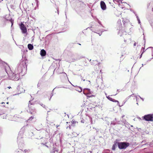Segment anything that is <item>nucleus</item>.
<instances>
[{"mask_svg": "<svg viewBox=\"0 0 153 153\" xmlns=\"http://www.w3.org/2000/svg\"><path fill=\"white\" fill-rule=\"evenodd\" d=\"M5 71L7 74L8 76L10 79L15 81H17L19 80L20 78V74L18 73H13V74H11L12 71L11 70L9 72L7 71V69H5Z\"/></svg>", "mask_w": 153, "mask_h": 153, "instance_id": "nucleus-1", "label": "nucleus"}, {"mask_svg": "<svg viewBox=\"0 0 153 153\" xmlns=\"http://www.w3.org/2000/svg\"><path fill=\"white\" fill-rule=\"evenodd\" d=\"M26 65L25 61H22L20 63V64L18 65L17 67L15 69V72L16 73H18L20 74L22 72L23 70H25V66Z\"/></svg>", "mask_w": 153, "mask_h": 153, "instance_id": "nucleus-2", "label": "nucleus"}, {"mask_svg": "<svg viewBox=\"0 0 153 153\" xmlns=\"http://www.w3.org/2000/svg\"><path fill=\"white\" fill-rule=\"evenodd\" d=\"M116 143L120 149H126L129 146V143L126 142H118Z\"/></svg>", "mask_w": 153, "mask_h": 153, "instance_id": "nucleus-3", "label": "nucleus"}, {"mask_svg": "<svg viewBox=\"0 0 153 153\" xmlns=\"http://www.w3.org/2000/svg\"><path fill=\"white\" fill-rule=\"evenodd\" d=\"M143 120L146 121H153V114H150L145 115L142 117Z\"/></svg>", "mask_w": 153, "mask_h": 153, "instance_id": "nucleus-4", "label": "nucleus"}, {"mask_svg": "<svg viewBox=\"0 0 153 153\" xmlns=\"http://www.w3.org/2000/svg\"><path fill=\"white\" fill-rule=\"evenodd\" d=\"M24 135V129L23 128L21 129L19 131L17 137V142L20 143L23 141V138Z\"/></svg>", "mask_w": 153, "mask_h": 153, "instance_id": "nucleus-5", "label": "nucleus"}, {"mask_svg": "<svg viewBox=\"0 0 153 153\" xmlns=\"http://www.w3.org/2000/svg\"><path fill=\"white\" fill-rule=\"evenodd\" d=\"M20 28L23 33H25L27 32L26 27L25 25L22 23H21L20 25Z\"/></svg>", "mask_w": 153, "mask_h": 153, "instance_id": "nucleus-6", "label": "nucleus"}, {"mask_svg": "<svg viewBox=\"0 0 153 153\" xmlns=\"http://www.w3.org/2000/svg\"><path fill=\"white\" fill-rule=\"evenodd\" d=\"M83 93L85 95L91 94L92 92L91 91L90 89L88 88H85L83 91Z\"/></svg>", "mask_w": 153, "mask_h": 153, "instance_id": "nucleus-7", "label": "nucleus"}, {"mask_svg": "<svg viewBox=\"0 0 153 153\" xmlns=\"http://www.w3.org/2000/svg\"><path fill=\"white\" fill-rule=\"evenodd\" d=\"M100 6L102 10H105L106 9V4L103 1H101L100 3Z\"/></svg>", "mask_w": 153, "mask_h": 153, "instance_id": "nucleus-8", "label": "nucleus"}, {"mask_svg": "<svg viewBox=\"0 0 153 153\" xmlns=\"http://www.w3.org/2000/svg\"><path fill=\"white\" fill-rule=\"evenodd\" d=\"M5 19L7 21H9L11 23V29H13V28L12 27V26L13 24L14 20L13 19L10 17H8V18L7 17H6Z\"/></svg>", "mask_w": 153, "mask_h": 153, "instance_id": "nucleus-9", "label": "nucleus"}, {"mask_svg": "<svg viewBox=\"0 0 153 153\" xmlns=\"http://www.w3.org/2000/svg\"><path fill=\"white\" fill-rule=\"evenodd\" d=\"M73 55H72L71 57L68 56V57L69 58V59H68L67 60V61L69 62H74L75 61L77 60V59H73L72 58V57H73Z\"/></svg>", "mask_w": 153, "mask_h": 153, "instance_id": "nucleus-10", "label": "nucleus"}, {"mask_svg": "<svg viewBox=\"0 0 153 153\" xmlns=\"http://www.w3.org/2000/svg\"><path fill=\"white\" fill-rule=\"evenodd\" d=\"M46 51L44 49L42 50L40 52V55L42 56H45L46 55Z\"/></svg>", "mask_w": 153, "mask_h": 153, "instance_id": "nucleus-11", "label": "nucleus"}, {"mask_svg": "<svg viewBox=\"0 0 153 153\" xmlns=\"http://www.w3.org/2000/svg\"><path fill=\"white\" fill-rule=\"evenodd\" d=\"M90 62L92 65H96L98 64V61L96 60H91V59H90Z\"/></svg>", "mask_w": 153, "mask_h": 153, "instance_id": "nucleus-12", "label": "nucleus"}, {"mask_svg": "<svg viewBox=\"0 0 153 153\" xmlns=\"http://www.w3.org/2000/svg\"><path fill=\"white\" fill-rule=\"evenodd\" d=\"M28 48L30 50H31L33 49V45L29 44L27 45Z\"/></svg>", "mask_w": 153, "mask_h": 153, "instance_id": "nucleus-13", "label": "nucleus"}, {"mask_svg": "<svg viewBox=\"0 0 153 153\" xmlns=\"http://www.w3.org/2000/svg\"><path fill=\"white\" fill-rule=\"evenodd\" d=\"M116 142H117L116 141H115L114 144L113 145L112 149L113 150H114L115 149V148L117 145V144L116 143Z\"/></svg>", "mask_w": 153, "mask_h": 153, "instance_id": "nucleus-14", "label": "nucleus"}, {"mask_svg": "<svg viewBox=\"0 0 153 153\" xmlns=\"http://www.w3.org/2000/svg\"><path fill=\"white\" fill-rule=\"evenodd\" d=\"M76 90L79 92H80L82 91V89L81 87H77L76 88Z\"/></svg>", "mask_w": 153, "mask_h": 153, "instance_id": "nucleus-15", "label": "nucleus"}, {"mask_svg": "<svg viewBox=\"0 0 153 153\" xmlns=\"http://www.w3.org/2000/svg\"><path fill=\"white\" fill-rule=\"evenodd\" d=\"M124 41L127 44H128L129 43H130L131 41V39H129L127 40L124 39Z\"/></svg>", "mask_w": 153, "mask_h": 153, "instance_id": "nucleus-16", "label": "nucleus"}, {"mask_svg": "<svg viewBox=\"0 0 153 153\" xmlns=\"http://www.w3.org/2000/svg\"><path fill=\"white\" fill-rule=\"evenodd\" d=\"M112 102H117V105H119L120 107H121V106H122L123 105H121V106L119 104V101H118L117 100H114V99H113V100H112Z\"/></svg>", "mask_w": 153, "mask_h": 153, "instance_id": "nucleus-17", "label": "nucleus"}, {"mask_svg": "<svg viewBox=\"0 0 153 153\" xmlns=\"http://www.w3.org/2000/svg\"><path fill=\"white\" fill-rule=\"evenodd\" d=\"M41 84H42V82H41V81H39L37 84V87L38 88L41 85Z\"/></svg>", "mask_w": 153, "mask_h": 153, "instance_id": "nucleus-18", "label": "nucleus"}, {"mask_svg": "<svg viewBox=\"0 0 153 153\" xmlns=\"http://www.w3.org/2000/svg\"><path fill=\"white\" fill-rule=\"evenodd\" d=\"M122 32V30H120L118 32V35H119L120 36H122V34H121V33Z\"/></svg>", "mask_w": 153, "mask_h": 153, "instance_id": "nucleus-19", "label": "nucleus"}, {"mask_svg": "<svg viewBox=\"0 0 153 153\" xmlns=\"http://www.w3.org/2000/svg\"><path fill=\"white\" fill-rule=\"evenodd\" d=\"M144 48H142V49H141V50H143V52L142 53H141V55H140V58L141 57H142V54L143 53V52H144Z\"/></svg>", "mask_w": 153, "mask_h": 153, "instance_id": "nucleus-20", "label": "nucleus"}, {"mask_svg": "<svg viewBox=\"0 0 153 153\" xmlns=\"http://www.w3.org/2000/svg\"><path fill=\"white\" fill-rule=\"evenodd\" d=\"M22 152V150L20 149H19V150L17 152H15V153H21Z\"/></svg>", "mask_w": 153, "mask_h": 153, "instance_id": "nucleus-21", "label": "nucleus"}, {"mask_svg": "<svg viewBox=\"0 0 153 153\" xmlns=\"http://www.w3.org/2000/svg\"><path fill=\"white\" fill-rule=\"evenodd\" d=\"M40 105L42 106L43 108H45V109H46V106L45 105H44L43 104H40Z\"/></svg>", "mask_w": 153, "mask_h": 153, "instance_id": "nucleus-22", "label": "nucleus"}, {"mask_svg": "<svg viewBox=\"0 0 153 153\" xmlns=\"http://www.w3.org/2000/svg\"><path fill=\"white\" fill-rule=\"evenodd\" d=\"M30 112L31 114H34L36 113L35 111H33V112H32L31 111H30Z\"/></svg>", "mask_w": 153, "mask_h": 153, "instance_id": "nucleus-23", "label": "nucleus"}, {"mask_svg": "<svg viewBox=\"0 0 153 153\" xmlns=\"http://www.w3.org/2000/svg\"><path fill=\"white\" fill-rule=\"evenodd\" d=\"M116 123H114V121L112 122L111 123V125H116Z\"/></svg>", "mask_w": 153, "mask_h": 153, "instance_id": "nucleus-24", "label": "nucleus"}, {"mask_svg": "<svg viewBox=\"0 0 153 153\" xmlns=\"http://www.w3.org/2000/svg\"><path fill=\"white\" fill-rule=\"evenodd\" d=\"M34 118V117L33 116H31L30 117L29 119L28 120H32Z\"/></svg>", "mask_w": 153, "mask_h": 153, "instance_id": "nucleus-25", "label": "nucleus"}, {"mask_svg": "<svg viewBox=\"0 0 153 153\" xmlns=\"http://www.w3.org/2000/svg\"><path fill=\"white\" fill-rule=\"evenodd\" d=\"M136 18H137V20L138 21H140V19L138 16H137Z\"/></svg>", "mask_w": 153, "mask_h": 153, "instance_id": "nucleus-26", "label": "nucleus"}, {"mask_svg": "<svg viewBox=\"0 0 153 153\" xmlns=\"http://www.w3.org/2000/svg\"><path fill=\"white\" fill-rule=\"evenodd\" d=\"M108 100H110V101H112V100H113V99H112L111 97H110V98H108Z\"/></svg>", "mask_w": 153, "mask_h": 153, "instance_id": "nucleus-27", "label": "nucleus"}, {"mask_svg": "<svg viewBox=\"0 0 153 153\" xmlns=\"http://www.w3.org/2000/svg\"><path fill=\"white\" fill-rule=\"evenodd\" d=\"M138 96L143 101H144V99L142 97H141L140 96L138 95Z\"/></svg>", "mask_w": 153, "mask_h": 153, "instance_id": "nucleus-28", "label": "nucleus"}, {"mask_svg": "<svg viewBox=\"0 0 153 153\" xmlns=\"http://www.w3.org/2000/svg\"><path fill=\"white\" fill-rule=\"evenodd\" d=\"M53 94H52V93L51 95V97L49 99V100H51L52 97L53 96Z\"/></svg>", "mask_w": 153, "mask_h": 153, "instance_id": "nucleus-29", "label": "nucleus"}, {"mask_svg": "<svg viewBox=\"0 0 153 153\" xmlns=\"http://www.w3.org/2000/svg\"><path fill=\"white\" fill-rule=\"evenodd\" d=\"M133 12L135 14V16H136V17H137V15L136 13L134 11Z\"/></svg>", "mask_w": 153, "mask_h": 153, "instance_id": "nucleus-30", "label": "nucleus"}, {"mask_svg": "<svg viewBox=\"0 0 153 153\" xmlns=\"http://www.w3.org/2000/svg\"><path fill=\"white\" fill-rule=\"evenodd\" d=\"M68 128H69L70 129H71V127L70 126H68L67 127V129H68Z\"/></svg>", "mask_w": 153, "mask_h": 153, "instance_id": "nucleus-31", "label": "nucleus"}, {"mask_svg": "<svg viewBox=\"0 0 153 153\" xmlns=\"http://www.w3.org/2000/svg\"><path fill=\"white\" fill-rule=\"evenodd\" d=\"M31 101V100H30L29 101V104H30V103ZM28 107L29 108H30V106L29 105H29H28Z\"/></svg>", "mask_w": 153, "mask_h": 153, "instance_id": "nucleus-32", "label": "nucleus"}, {"mask_svg": "<svg viewBox=\"0 0 153 153\" xmlns=\"http://www.w3.org/2000/svg\"><path fill=\"white\" fill-rule=\"evenodd\" d=\"M36 2L37 4V5L38 6V1L37 0H36Z\"/></svg>", "mask_w": 153, "mask_h": 153, "instance_id": "nucleus-33", "label": "nucleus"}, {"mask_svg": "<svg viewBox=\"0 0 153 153\" xmlns=\"http://www.w3.org/2000/svg\"><path fill=\"white\" fill-rule=\"evenodd\" d=\"M152 48L153 49H152V52H153V47H149V48Z\"/></svg>", "mask_w": 153, "mask_h": 153, "instance_id": "nucleus-34", "label": "nucleus"}, {"mask_svg": "<svg viewBox=\"0 0 153 153\" xmlns=\"http://www.w3.org/2000/svg\"><path fill=\"white\" fill-rule=\"evenodd\" d=\"M136 42H135L134 44V46H136Z\"/></svg>", "mask_w": 153, "mask_h": 153, "instance_id": "nucleus-35", "label": "nucleus"}, {"mask_svg": "<svg viewBox=\"0 0 153 153\" xmlns=\"http://www.w3.org/2000/svg\"><path fill=\"white\" fill-rule=\"evenodd\" d=\"M98 23H99V24H100V25H102V24H101V22H100V21H99V20H98Z\"/></svg>", "mask_w": 153, "mask_h": 153, "instance_id": "nucleus-36", "label": "nucleus"}, {"mask_svg": "<svg viewBox=\"0 0 153 153\" xmlns=\"http://www.w3.org/2000/svg\"><path fill=\"white\" fill-rule=\"evenodd\" d=\"M28 150H27V149H25V152H28Z\"/></svg>", "mask_w": 153, "mask_h": 153, "instance_id": "nucleus-37", "label": "nucleus"}, {"mask_svg": "<svg viewBox=\"0 0 153 153\" xmlns=\"http://www.w3.org/2000/svg\"><path fill=\"white\" fill-rule=\"evenodd\" d=\"M106 97L108 99V98L110 97L109 96H106Z\"/></svg>", "mask_w": 153, "mask_h": 153, "instance_id": "nucleus-38", "label": "nucleus"}, {"mask_svg": "<svg viewBox=\"0 0 153 153\" xmlns=\"http://www.w3.org/2000/svg\"><path fill=\"white\" fill-rule=\"evenodd\" d=\"M138 23L139 24H141V22H140V20L139 21H138Z\"/></svg>", "mask_w": 153, "mask_h": 153, "instance_id": "nucleus-39", "label": "nucleus"}, {"mask_svg": "<svg viewBox=\"0 0 153 153\" xmlns=\"http://www.w3.org/2000/svg\"><path fill=\"white\" fill-rule=\"evenodd\" d=\"M94 96L93 95H91V96H89V97H93Z\"/></svg>", "mask_w": 153, "mask_h": 153, "instance_id": "nucleus-40", "label": "nucleus"}, {"mask_svg": "<svg viewBox=\"0 0 153 153\" xmlns=\"http://www.w3.org/2000/svg\"><path fill=\"white\" fill-rule=\"evenodd\" d=\"M81 79L82 80L83 79V77L81 76Z\"/></svg>", "mask_w": 153, "mask_h": 153, "instance_id": "nucleus-41", "label": "nucleus"}, {"mask_svg": "<svg viewBox=\"0 0 153 153\" xmlns=\"http://www.w3.org/2000/svg\"><path fill=\"white\" fill-rule=\"evenodd\" d=\"M135 97L136 98V101H137V96L136 95L135 96Z\"/></svg>", "mask_w": 153, "mask_h": 153, "instance_id": "nucleus-42", "label": "nucleus"}, {"mask_svg": "<svg viewBox=\"0 0 153 153\" xmlns=\"http://www.w3.org/2000/svg\"><path fill=\"white\" fill-rule=\"evenodd\" d=\"M39 91H38L37 92V94H39Z\"/></svg>", "mask_w": 153, "mask_h": 153, "instance_id": "nucleus-43", "label": "nucleus"}, {"mask_svg": "<svg viewBox=\"0 0 153 153\" xmlns=\"http://www.w3.org/2000/svg\"><path fill=\"white\" fill-rule=\"evenodd\" d=\"M57 13H58V14H59V10L58 9H57Z\"/></svg>", "mask_w": 153, "mask_h": 153, "instance_id": "nucleus-44", "label": "nucleus"}, {"mask_svg": "<svg viewBox=\"0 0 153 153\" xmlns=\"http://www.w3.org/2000/svg\"><path fill=\"white\" fill-rule=\"evenodd\" d=\"M116 118H115L114 119V120L113 121L114 122V121H116Z\"/></svg>", "mask_w": 153, "mask_h": 153, "instance_id": "nucleus-45", "label": "nucleus"}, {"mask_svg": "<svg viewBox=\"0 0 153 153\" xmlns=\"http://www.w3.org/2000/svg\"><path fill=\"white\" fill-rule=\"evenodd\" d=\"M95 129L96 130H97V132L98 131V129H96V128H95Z\"/></svg>", "mask_w": 153, "mask_h": 153, "instance_id": "nucleus-46", "label": "nucleus"}, {"mask_svg": "<svg viewBox=\"0 0 153 153\" xmlns=\"http://www.w3.org/2000/svg\"><path fill=\"white\" fill-rule=\"evenodd\" d=\"M146 64H145L144 65H143V64H142V66H143L144 65H145Z\"/></svg>", "mask_w": 153, "mask_h": 153, "instance_id": "nucleus-47", "label": "nucleus"}, {"mask_svg": "<svg viewBox=\"0 0 153 153\" xmlns=\"http://www.w3.org/2000/svg\"><path fill=\"white\" fill-rule=\"evenodd\" d=\"M7 68L8 69H9V70H10V68H9V67H8V68Z\"/></svg>", "mask_w": 153, "mask_h": 153, "instance_id": "nucleus-48", "label": "nucleus"}, {"mask_svg": "<svg viewBox=\"0 0 153 153\" xmlns=\"http://www.w3.org/2000/svg\"><path fill=\"white\" fill-rule=\"evenodd\" d=\"M9 89L10 88H11L10 87H8Z\"/></svg>", "mask_w": 153, "mask_h": 153, "instance_id": "nucleus-49", "label": "nucleus"}, {"mask_svg": "<svg viewBox=\"0 0 153 153\" xmlns=\"http://www.w3.org/2000/svg\"><path fill=\"white\" fill-rule=\"evenodd\" d=\"M91 123H92V119H91Z\"/></svg>", "mask_w": 153, "mask_h": 153, "instance_id": "nucleus-50", "label": "nucleus"}, {"mask_svg": "<svg viewBox=\"0 0 153 153\" xmlns=\"http://www.w3.org/2000/svg\"><path fill=\"white\" fill-rule=\"evenodd\" d=\"M152 11L153 12V7L152 8Z\"/></svg>", "mask_w": 153, "mask_h": 153, "instance_id": "nucleus-51", "label": "nucleus"}, {"mask_svg": "<svg viewBox=\"0 0 153 153\" xmlns=\"http://www.w3.org/2000/svg\"><path fill=\"white\" fill-rule=\"evenodd\" d=\"M100 62H98V65H99L100 64Z\"/></svg>", "mask_w": 153, "mask_h": 153, "instance_id": "nucleus-52", "label": "nucleus"}, {"mask_svg": "<svg viewBox=\"0 0 153 153\" xmlns=\"http://www.w3.org/2000/svg\"><path fill=\"white\" fill-rule=\"evenodd\" d=\"M83 80L84 81H85V79H83Z\"/></svg>", "mask_w": 153, "mask_h": 153, "instance_id": "nucleus-53", "label": "nucleus"}, {"mask_svg": "<svg viewBox=\"0 0 153 153\" xmlns=\"http://www.w3.org/2000/svg\"><path fill=\"white\" fill-rule=\"evenodd\" d=\"M50 110L48 111H47V112H50Z\"/></svg>", "mask_w": 153, "mask_h": 153, "instance_id": "nucleus-54", "label": "nucleus"}, {"mask_svg": "<svg viewBox=\"0 0 153 153\" xmlns=\"http://www.w3.org/2000/svg\"><path fill=\"white\" fill-rule=\"evenodd\" d=\"M152 56H153V53H152Z\"/></svg>", "mask_w": 153, "mask_h": 153, "instance_id": "nucleus-55", "label": "nucleus"}, {"mask_svg": "<svg viewBox=\"0 0 153 153\" xmlns=\"http://www.w3.org/2000/svg\"><path fill=\"white\" fill-rule=\"evenodd\" d=\"M84 58V57H81V58Z\"/></svg>", "mask_w": 153, "mask_h": 153, "instance_id": "nucleus-56", "label": "nucleus"}, {"mask_svg": "<svg viewBox=\"0 0 153 153\" xmlns=\"http://www.w3.org/2000/svg\"><path fill=\"white\" fill-rule=\"evenodd\" d=\"M105 95L106 96L107 95V94L106 93H105Z\"/></svg>", "mask_w": 153, "mask_h": 153, "instance_id": "nucleus-57", "label": "nucleus"}, {"mask_svg": "<svg viewBox=\"0 0 153 153\" xmlns=\"http://www.w3.org/2000/svg\"><path fill=\"white\" fill-rule=\"evenodd\" d=\"M74 121H73V123H74Z\"/></svg>", "mask_w": 153, "mask_h": 153, "instance_id": "nucleus-58", "label": "nucleus"}, {"mask_svg": "<svg viewBox=\"0 0 153 153\" xmlns=\"http://www.w3.org/2000/svg\"><path fill=\"white\" fill-rule=\"evenodd\" d=\"M137 104L138 105V103L137 102Z\"/></svg>", "mask_w": 153, "mask_h": 153, "instance_id": "nucleus-59", "label": "nucleus"}, {"mask_svg": "<svg viewBox=\"0 0 153 153\" xmlns=\"http://www.w3.org/2000/svg\"><path fill=\"white\" fill-rule=\"evenodd\" d=\"M141 67L140 68V69H141Z\"/></svg>", "mask_w": 153, "mask_h": 153, "instance_id": "nucleus-60", "label": "nucleus"}, {"mask_svg": "<svg viewBox=\"0 0 153 153\" xmlns=\"http://www.w3.org/2000/svg\"><path fill=\"white\" fill-rule=\"evenodd\" d=\"M81 122L83 123V121H81Z\"/></svg>", "mask_w": 153, "mask_h": 153, "instance_id": "nucleus-61", "label": "nucleus"}, {"mask_svg": "<svg viewBox=\"0 0 153 153\" xmlns=\"http://www.w3.org/2000/svg\"><path fill=\"white\" fill-rule=\"evenodd\" d=\"M81 122L83 123V121H81Z\"/></svg>", "mask_w": 153, "mask_h": 153, "instance_id": "nucleus-62", "label": "nucleus"}, {"mask_svg": "<svg viewBox=\"0 0 153 153\" xmlns=\"http://www.w3.org/2000/svg\"><path fill=\"white\" fill-rule=\"evenodd\" d=\"M8 102H7V104H8Z\"/></svg>", "mask_w": 153, "mask_h": 153, "instance_id": "nucleus-63", "label": "nucleus"}, {"mask_svg": "<svg viewBox=\"0 0 153 153\" xmlns=\"http://www.w3.org/2000/svg\"><path fill=\"white\" fill-rule=\"evenodd\" d=\"M153 59V57L152 58H151V59Z\"/></svg>", "mask_w": 153, "mask_h": 153, "instance_id": "nucleus-64", "label": "nucleus"}]
</instances>
